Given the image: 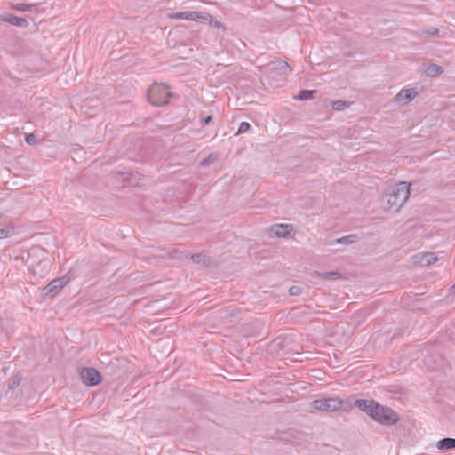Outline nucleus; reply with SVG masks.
<instances>
[{"label":"nucleus","mask_w":455,"mask_h":455,"mask_svg":"<svg viewBox=\"0 0 455 455\" xmlns=\"http://www.w3.org/2000/svg\"><path fill=\"white\" fill-rule=\"evenodd\" d=\"M356 237V235L350 234L336 239L333 243L352 244L353 243L355 242Z\"/></svg>","instance_id":"nucleus-20"},{"label":"nucleus","mask_w":455,"mask_h":455,"mask_svg":"<svg viewBox=\"0 0 455 455\" xmlns=\"http://www.w3.org/2000/svg\"><path fill=\"white\" fill-rule=\"evenodd\" d=\"M251 129V124L248 122H242L238 127L236 135L248 132Z\"/></svg>","instance_id":"nucleus-25"},{"label":"nucleus","mask_w":455,"mask_h":455,"mask_svg":"<svg viewBox=\"0 0 455 455\" xmlns=\"http://www.w3.org/2000/svg\"><path fill=\"white\" fill-rule=\"evenodd\" d=\"M1 20L18 28H27L29 24L25 18L18 17L14 14H7Z\"/></svg>","instance_id":"nucleus-12"},{"label":"nucleus","mask_w":455,"mask_h":455,"mask_svg":"<svg viewBox=\"0 0 455 455\" xmlns=\"http://www.w3.org/2000/svg\"><path fill=\"white\" fill-rule=\"evenodd\" d=\"M172 17L176 18V19L187 20H193L195 18H198L196 12H194V11L176 12L172 15Z\"/></svg>","instance_id":"nucleus-17"},{"label":"nucleus","mask_w":455,"mask_h":455,"mask_svg":"<svg viewBox=\"0 0 455 455\" xmlns=\"http://www.w3.org/2000/svg\"><path fill=\"white\" fill-rule=\"evenodd\" d=\"M20 377L19 375H12L6 381V385L8 387L9 390L15 389L20 385Z\"/></svg>","instance_id":"nucleus-21"},{"label":"nucleus","mask_w":455,"mask_h":455,"mask_svg":"<svg viewBox=\"0 0 455 455\" xmlns=\"http://www.w3.org/2000/svg\"><path fill=\"white\" fill-rule=\"evenodd\" d=\"M443 72V67H441L437 64L432 63V64L428 65V67L426 70V75L433 77V76L442 74Z\"/></svg>","instance_id":"nucleus-18"},{"label":"nucleus","mask_w":455,"mask_h":455,"mask_svg":"<svg viewBox=\"0 0 455 455\" xmlns=\"http://www.w3.org/2000/svg\"><path fill=\"white\" fill-rule=\"evenodd\" d=\"M212 120V116H208L201 120L202 125L209 124Z\"/></svg>","instance_id":"nucleus-31"},{"label":"nucleus","mask_w":455,"mask_h":455,"mask_svg":"<svg viewBox=\"0 0 455 455\" xmlns=\"http://www.w3.org/2000/svg\"><path fill=\"white\" fill-rule=\"evenodd\" d=\"M25 141L29 145H34L36 143V137L34 133H28L25 136Z\"/></svg>","instance_id":"nucleus-27"},{"label":"nucleus","mask_w":455,"mask_h":455,"mask_svg":"<svg viewBox=\"0 0 455 455\" xmlns=\"http://www.w3.org/2000/svg\"><path fill=\"white\" fill-rule=\"evenodd\" d=\"M418 92L414 88L403 89L395 96V100L399 104L406 105L415 99Z\"/></svg>","instance_id":"nucleus-9"},{"label":"nucleus","mask_w":455,"mask_h":455,"mask_svg":"<svg viewBox=\"0 0 455 455\" xmlns=\"http://www.w3.org/2000/svg\"><path fill=\"white\" fill-rule=\"evenodd\" d=\"M314 275L323 280H338L342 277V274L339 271H329V272L315 271Z\"/></svg>","instance_id":"nucleus-15"},{"label":"nucleus","mask_w":455,"mask_h":455,"mask_svg":"<svg viewBox=\"0 0 455 455\" xmlns=\"http://www.w3.org/2000/svg\"><path fill=\"white\" fill-rule=\"evenodd\" d=\"M349 105V103L346 100H333L331 102V107L334 110H338V111H340V110H343L345 109L346 107H347Z\"/></svg>","instance_id":"nucleus-23"},{"label":"nucleus","mask_w":455,"mask_h":455,"mask_svg":"<svg viewBox=\"0 0 455 455\" xmlns=\"http://www.w3.org/2000/svg\"><path fill=\"white\" fill-rule=\"evenodd\" d=\"M316 92H317L315 90H301L299 92L295 99H298L299 100H308L313 99L314 94H315Z\"/></svg>","instance_id":"nucleus-19"},{"label":"nucleus","mask_w":455,"mask_h":455,"mask_svg":"<svg viewBox=\"0 0 455 455\" xmlns=\"http://www.w3.org/2000/svg\"><path fill=\"white\" fill-rule=\"evenodd\" d=\"M421 34H426V35H430V36H438L439 35V29L437 28H435V27H430L429 28H427V29H422L421 30Z\"/></svg>","instance_id":"nucleus-26"},{"label":"nucleus","mask_w":455,"mask_h":455,"mask_svg":"<svg viewBox=\"0 0 455 455\" xmlns=\"http://www.w3.org/2000/svg\"><path fill=\"white\" fill-rule=\"evenodd\" d=\"M451 291L455 292V283L451 287Z\"/></svg>","instance_id":"nucleus-34"},{"label":"nucleus","mask_w":455,"mask_h":455,"mask_svg":"<svg viewBox=\"0 0 455 455\" xmlns=\"http://www.w3.org/2000/svg\"><path fill=\"white\" fill-rule=\"evenodd\" d=\"M208 164V159H207V158L204 159V160L201 162V164H202V165H204V164Z\"/></svg>","instance_id":"nucleus-33"},{"label":"nucleus","mask_w":455,"mask_h":455,"mask_svg":"<svg viewBox=\"0 0 455 455\" xmlns=\"http://www.w3.org/2000/svg\"><path fill=\"white\" fill-rule=\"evenodd\" d=\"M117 173L120 174L124 178V180H130L132 176L131 172H119Z\"/></svg>","instance_id":"nucleus-32"},{"label":"nucleus","mask_w":455,"mask_h":455,"mask_svg":"<svg viewBox=\"0 0 455 455\" xmlns=\"http://www.w3.org/2000/svg\"><path fill=\"white\" fill-rule=\"evenodd\" d=\"M347 56H352L351 52L347 53Z\"/></svg>","instance_id":"nucleus-35"},{"label":"nucleus","mask_w":455,"mask_h":455,"mask_svg":"<svg viewBox=\"0 0 455 455\" xmlns=\"http://www.w3.org/2000/svg\"><path fill=\"white\" fill-rule=\"evenodd\" d=\"M291 230H292L291 226L288 225V224H276V225H273L271 228V231L277 237H286L290 235Z\"/></svg>","instance_id":"nucleus-13"},{"label":"nucleus","mask_w":455,"mask_h":455,"mask_svg":"<svg viewBox=\"0 0 455 455\" xmlns=\"http://www.w3.org/2000/svg\"><path fill=\"white\" fill-rule=\"evenodd\" d=\"M436 447L440 451H450L455 449V438L445 437L439 440Z\"/></svg>","instance_id":"nucleus-14"},{"label":"nucleus","mask_w":455,"mask_h":455,"mask_svg":"<svg viewBox=\"0 0 455 455\" xmlns=\"http://www.w3.org/2000/svg\"><path fill=\"white\" fill-rule=\"evenodd\" d=\"M419 263L422 266H429L435 263L438 259L437 256L434 252H425L421 254Z\"/></svg>","instance_id":"nucleus-16"},{"label":"nucleus","mask_w":455,"mask_h":455,"mask_svg":"<svg viewBox=\"0 0 455 455\" xmlns=\"http://www.w3.org/2000/svg\"><path fill=\"white\" fill-rule=\"evenodd\" d=\"M310 406L314 410L327 412L347 411L350 407L347 401H343L338 397L316 399L310 403Z\"/></svg>","instance_id":"nucleus-2"},{"label":"nucleus","mask_w":455,"mask_h":455,"mask_svg":"<svg viewBox=\"0 0 455 455\" xmlns=\"http://www.w3.org/2000/svg\"><path fill=\"white\" fill-rule=\"evenodd\" d=\"M271 69L279 75H288L291 72V66L283 60H278L271 63Z\"/></svg>","instance_id":"nucleus-11"},{"label":"nucleus","mask_w":455,"mask_h":455,"mask_svg":"<svg viewBox=\"0 0 455 455\" xmlns=\"http://www.w3.org/2000/svg\"><path fill=\"white\" fill-rule=\"evenodd\" d=\"M289 292L292 296H297V295L300 294L301 289L298 286H292L290 288Z\"/></svg>","instance_id":"nucleus-29"},{"label":"nucleus","mask_w":455,"mask_h":455,"mask_svg":"<svg viewBox=\"0 0 455 455\" xmlns=\"http://www.w3.org/2000/svg\"><path fill=\"white\" fill-rule=\"evenodd\" d=\"M52 263L49 259H42L36 264L31 265V273L40 278H43L51 269Z\"/></svg>","instance_id":"nucleus-7"},{"label":"nucleus","mask_w":455,"mask_h":455,"mask_svg":"<svg viewBox=\"0 0 455 455\" xmlns=\"http://www.w3.org/2000/svg\"><path fill=\"white\" fill-rule=\"evenodd\" d=\"M70 272L66 274L60 278H57L50 282L44 289L43 294L44 297L53 298L55 297L61 289L71 280L69 276Z\"/></svg>","instance_id":"nucleus-5"},{"label":"nucleus","mask_w":455,"mask_h":455,"mask_svg":"<svg viewBox=\"0 0 455 455\" xmlns=\"http://www.w3.org/2000/svg\"><path fill=\"white\" fill-rule=\"evenodd\" d=\"M354 406L366 412L370 417L371 416L374 409H379V403L374 400L357 399L354 403Z\"/></svg>","instance_id":"nucleus-8"},{"label":"nucleus","mask_w":455,"mask_h":455,"mask_svg":"<svg viewBox=\"0 0 455 455\" xmlns=\"http://www.w3.org/2000/svg\"><path fill=\"white\" fill-rule=\"evenodd\" d=\"M191 260L198 265H201L205 267H215V261L212 259L204 253H195L190 256Z\"/></svg>","instance_id":"nucleus-10"},{"label":"nucleus","mask_w":455,"mask_h":455,"mask_svg":"<svg viewBox=\"0 0 455 455\" xmlns=\"http://www.w3.org/2000/svg\"><path fill=\"white\" fill-rule=\"evenodd\" d=\"M211 26H213L214 28H220L222 25L221 23L217 20H214L212 16H211V19H209V21Z\"/></svg>","instance_id":"nucleus-30"},{"label":"nucleus","mask_w":455,"mask_h":455,"mask_svg":"<svg viewBox=\"0 0 455 455\" xmlns=\"http://www.w3.org/2000/svg\"><path fill=\"white\" fill-rule=\"evenodd\" d=\"M379 409H374L371 416L372 419L386 426H391L398 422L399 416L393 409L379 403Z\"/></svg>","instance_id":"nucleus-4"},{"label":"nucleus","mask_w":455,"mask_h":455,"mask_svg":"<svg viewBox=\"0 0 455 455\" xmlns=\"http://www.w3.org/2000/svg\"><path fill=\"white\" fill-rule=\"evenodd\" d=\"M196 14L198 18H195L193 20L195 21L207 22L211 19V15L207 12H196Z\"/></svg>","instance_id":"nucleus-24"},{"label":"nucleus","mask_w":455,"mask_h":455,"mask_svg":"<svg viewBox=\"0 0 455 455\" xmlns=\"http://www.w3.org/2000/svg\"><path fill=\"white\" fill-rule=\"evenodd\" d=\"M11 235V229L9 228H0V239L7 238Z\"/></svg>","instance_id":"nucleus-28"},{"label":"nucleus","mask_w":455,"mask_h":455,"mask_svg":"<svg viewBox=\"0 0 455 455\" xmlns=\"http://www.w3.org/2000/svg\"><path fill=\"white\" fill-rule=\"evenodd\" d=\"M171 96L172 92L164 84H154L148 90V100L156 107L167 104Z\"/></svg>","instance_id":"nucleus-3"},{"label":"nucleus","mask_w":455,"mask_h":455,"mask_svg":"<svg viewBox=\"0 0 455 455\" xmlns=\"http://www.w3.org/2000/svg\"><path fill=\"white\" fill-rule=\"evenodd\" d=\"M82 381L90 387H94L101 383L102 377L99 371L92 367L83 368L80 371Z\"/></svg>","instance_id":"nucleus-6"},{"label":"nucleus","mask_w":455,"mask_h":455,"mask_svg":"<svg viewBox=\"0 0 455 455\" xmlns=\"http://www.w3.org/2000/svg\"><path fill=\"white\" fill-rule=\"evenodd\" d=\"M409 186L407 182H400L388 189L380 199L381 207L385 211L398 212L409 197Z\"/></svg>","instance_id":"nucleus-1"},{"label":"nucleus","mask_w":455,"mask_h":455,"mask_svg":"<svg viewBox=\"0 0 455 455\" xmlns=\"http://www.w3.org/2000/svg\"><path fill=\"white\" fill-rule=\"evenodd\" d=\"M14 9L19 12H32L36 9L35 4H16Z\"/></svg>","instance_id":"nucleus-22"}]
</instances>
